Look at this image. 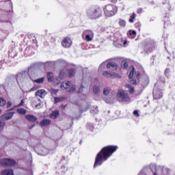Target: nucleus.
<instances>
[{
    "mask_svg": "<svg viewBox=\"0 0 175 175\" xmlns=\"http://www.w3.org/2000/svg\"><path fill=\"white\" fill-rule=\"evenodd\" d=\"M118 146H108L104 147L100 152H98L96 157L94 167H98L103 163V161H107L113 152L117 151Z\"/></svg>",
    "mask_w": 175,
    "mask_h": 175,
    "instance_id": "1",
    "label": "nucleus"
},
{
    "mask_svg": "<svg viewBox=\"0 0 175 175\" xmlns=\"http://www.w3.org/2000/svg\"><path fill=\"white\" fill-rule=\"evenodd\" d=\"M87 16L91 20H96L102 16V10L100 8H92L87 10Z\"/></svg>",
    "mask_w": 175,
    "mask_h": 175,
    "instance_id": "2",
    "label": "nucleus"
},
{
    "mask_svg": "<svg viewBox=\"0 0 175 175\" xmlns=\"http://www.w3.org/2000/svg\"><path fill=\"white\" fill-rule=\"evenodd\" d=\"M66 75L65 70H63L59 72L58 79H54V74H53V72H48L46 77L48 81H51L55 83V84L58 85L61 83V80L65 77Z\"/></svg>",
    "mask_w": 175,
    "mask_h": 175,
    "instance_id": "3",
    "label": "nucleus"
},
{
    "mask_svg": "<svg viewBox=\"0 0 175 175\" xmlns=\"http://www.w3.org/2000/svg\"><path fill=\"white\" fill-rule=\"evenodd\" d=\"M117 7L114 5L109 4L104 8V13L107 17H113L117 13Z\"/></svg>",
    "mask_w": 175,
    "mask_h": 175,
    "instance_id": "4",
    "label": "nucleus"
},
{
    "mask_svg": "<svg viewBox=\"0 0 175 175\" xmlns=\"http://www.w3.org/2000/svg\"><path fill=\"white\" fill-rule=\"evenodd\" d=\"M28 73L29 78L31 79V80L34 81V83H36L37 84H42V83L44 82V77L35 79V77H36V72H35V68L33 67H30L29 68Z\"/></svg>",
    "mask_w": 175,
    "mask_h": 175,
    "instance_id": "5",
    "label": "nucleus"
},
{
    "mask_svg": "<svg viewBox=\"0 0 175 175\" xmlns=\"http://www.w3.org/2000/svg\"><path fill=\"white\" fill-rule=\"evenodd\" d=\"M117 96L121 102H129V100H131L129 96H128V94L125 93V91L122 90H118Z\"/></svg>",
    "mask_w": 175,
    "mask_h": 175,
    "instance_id": "6",
    "label": "nucleus"
},
{
    "mask_svg": "<svg viewBox=\"0 0 175 175\" xmlns=\"http://www.w3.org/2000/svg\"><path fill=\"white\" fill-rule=\"evenodd\" d=\"M82 38H85L86 42H92L94 39V31L92 30H85L82 33Z\"/></svg>",
    "mask_w": 175,
    "mask_h": 175,
    "instance_id": "7",
    "label": "nucleus"
},
{
    "mask_svg": "<svg viewBox=\"0 0 175 175\" xmlns=\"http://www.w3.org/2000/svg\"><path fill=\"white\" fill-rule=\"evenodd\" d=\"M0 163L3 167H8V166H14L16 161L11 159H3L1 160Z\"/></svg>",
    "mask_w": 175,
    "mask_h": 175,
    "instance_id": "8",
    "label": "nucleus"
},
{
    "mask_svg": "<svg viewBox=\"0 0 175 175\" xmlns=\"http://www.w3.org/2000/svg\"><path fill=\"white\" fill-rule=\"evenodd\" d=\"M124 42V43H123ZM126 43H128V41L122 40V38H115L113 40V44L115 46V47H122V44L124 46H126Z\"/></svg>",
    "mask_w": 175,
    "mask_h": 175,
    "instance_id": "9",
    "label": "nucleus"
},
{
    "mask_svg": "<svg viewBox=\"0 0 175 175\" xmlns=\"http://www.w3.org/2000/svg\"><path fill=\"white\" fill-rule=\"evenodd\" d=\"M103 76L104 77H114L115 79H121V76L116 72H111L109 71H103Z\"/></svg>",
    "mask_w": 175,
    "mask_h": 175,
    "instance_id": "10",
    "label": "nucleus"
},
{
    "mask_svg": "<svg viewBox=\"0 0 175 175\" xmlns=\"http://www.w3.org/2000/svg\"><path fill=\"white\" fill-rule=\"evenodd\" d=\"M158 83H156L154 85V88L153 89V98L154 99H161L162 97V92L158 90L157 85Z\"/></svg>",
    "mask_w": 175,
    "mask_h": 175,
    "instance_id": "11",
    "label": "nucleus"
},
{
    "mask_svg": "<svg viewBox=\"0 0 175 175\" xmlns=\"http://www.w3.org/2000/svg\"><path fill=\"white\" fill-rule=\"evenodd\" d=\"M62 45L66 48L70 47L72 46V40L69 37L65 38L62 42Z\"/></svg>",
    "mask_w": 175,
    "mask_h": 175,
    "instance_id": "12",
    "label": "nucleus"
},
{
    "mask_svg": "<svg viewBox=\"0 0 175 175\" xmlns=\"http://www.w3.org/2000/svg\"><path fill=\"white\" fill-rule=\"evenodd\" d=\"M128 73L131 84H136V80L132 79L135 75V67L133 66L131 70H129Z\"/></svg>",
    "mask_w": 175,
    "mask_h": 175,
    "instance_id": "13",
    "label": "nucleus"
},
{
    "mask_svg": "<svg viewBox=\"0 0 175 175\" xmlns=\"http://www.w3.org/2000/svg\"><path fill=\"white\" fill-rule=\"evenodd\" d=\"M25 118H26V120L27 121H29V122H32V124L36 122V121H38V118H36V116H33V115H31V114H27L25 115Z\"/></svg>",
    "mask_w": 175,
    "mask_h": 175,
    "instance_id": "14",
    "label": "nucleus"
},
{
    "mask_svg": "<svg viewBox=\"0 0 175 175\" xmlns=\"http://www.w3.org/2000/svg\"><path fill=\"white\" fill-rule=\"evenodd\" d=\"M70 85H72V81H66L61 83L60 88L62 90H68V88H70Z\"/></svg>",
    "mask_w": 175,
    "mask_h": 175,
    "instance_id": "15",
    "label": "nucleus"
},
{
    "mask_svg": "<svg viewBox=\"0 0 175 175\" xmlns=\"http://www.w3.org/2000/svg\"><path fill=\"white\" fill-rule=\"evenodd\" d=\"M107 68L111 69V70H117L118 69V65L115 62H109L107 64Z\"/></svg>",
    "mask_w": 175,
    "mask_h": 175,
    "instance_id": "16",
    "label": "nucleus"
},
{
    "mask_svg": "<svg viewBox=\"0 0 175 175\" xmlns=\"http://www.w3.org/2000/svg\"><path fill=\"white\" fill-rule=\"evenodd\" d=\"M26 76H27L26 72H21V73L18 74L17 77H16L17 82L20 83L21 81H23V80H24V79H25Z\"/></svg>",
    "mask_w": 175,
    "mask_h": 175,
    "instance_id": "17",
    "label": "nucleus"
},
{
    "mask_svg": "<svg viewBox=\"0 0 175 175\" xmlns=\"http://www.w3.org/2000/svg\"><path fill=\"white\" fill-rule=\"evenodd\" d=\"M46 95H47V92H46V90L43 89L38 90L36 92V96H40V98H44Z\"/></svg>",
    "mask_w": 175,
    "mask_h": 175,
    "instance_id": "18",
    "label": "nucleus"
},
{
    "mask_svg": "<svg viewBox=\"0 0 175 175\" xmlns=\"http://www.w3.org/2000/svg\"><path fill=\"white\" fill-rule=\"evenodd\" d=\"M39 155H42L43 157L49 154V150L45 147H41L40 149L38 150Z\"/></svg>",
    "mask_w": 175,
    "mask_h": 175,
    "instance_id": "19",
    "label": "nucleus"
},
{
    "mask_svg": "<svg viewBox=\"0 0 175 175\" xmlns=\"http://www.w3.org/2000/svg\"><path fill=\"white\" fill-rule=\"evenodd\" d=\"M51 124V120L49 119H44L40 122L41 126H49Z\"/></svg>",
    "mask_w": 175,
    "mask_h": 175,
    "instance_id": "20",
    "label": "nucleus"
},
{
    "mask_svg": "<svg viewBox=\"0 0 175 175\" xmlns=\"http://www.w3.org/2000/svg\"><path fill=\"white\" fill-rule=\"evenodd\" d=\"M13 116H14V112H10V113L3 114L1 117L3 118H5V120L8 121L10 120L13 117Z\"/></svg>",
    "mask_w": 175,
    "mask_h": 175,
    "instance_id": "21",
    "label": "nucleus"
},
{
    "mask_svg": "<svg viewBox=\"0 0 175 175\" xmlns=\"http://www.w3.org/2000/svg\"><path fill=\"white\" fill-rule=\"evenodd\" d=\"M1 175H14V174L11 169H5L1 171Z\"/></svg>",
    "mask_w": 175,
    "mask_h": 175,
    "instance_id": "22",
    "label": "nucleus"
},
{
    "mask_svg": "<svg viewBox=\"0 0 175 175\" xmlns=\"http://www.w3.org/2000/svg\"><path fill=\"white\" fill-rule=\"evenodd\" d=\"M128 36L130 39H135V38H136V31L135 30L129 31Z\"/></svg>",
    "mask_w": 175,
    "mask_h": 175,
    "instance_id": "23",
    "label": "nucleus"
},
{
    "mask_svg": "<svg viewBox=\"0 0 175 175\" xmlns=\"http://www.w3.org/2000/svg\"><path fill=\"white\" fill-rule=\"evenodd\" d=\"M58 116H59V111H58L57 110H55V111H53L51 113L50 117L53 120H55V118H57V117H58Z\"/></svg>",
    "mask_w": 175,
    "mask_h": 175,
    "instance_id": "24",
    "label": "nucleus"
},
{
    "mask_svg": "<svg viewBox=\"0 0 175 175\" xmlns=\"http://www.w3.org/2000/svg\"><path fill=\"white\" fill-rule=\"evenodd\" d=\"M16 111L18 114H21L22 116H25V114H27V109L24 108H18L16 109Z\"/></svg>",
    "mask_w": 175,
    "mask_h": 175,
    "instance_id": "25",
    "label": "nucleus"
},
{
    "mask_svg": "<svg viewBox=\"0 0 175 175\" xmlns=\"http://www.w3.org/2000/svg\"><path fill=\"white\" fill-rule=\"evenodd\" d=\"M148 83H149L148 77L145 76L143 79L142 85H144V87H146V86L148 85Z\"/></svg>",
    "mask_w": 175,
    "mask_h": 175,
    "instance_id": "26",
    "label": "nucleus"
},
{
    "mask_svg": "<svg viewBox=\"0 0 175 175\" xmlns=\"http://www.w3.org/2000/svg\"><path fill=\"white\" fill-rule=\"evenodd\" d=\"M93 92L96 95L100 92V89L99 88V87L94 85L93 87Z\"/></svg>",
    "mask_w": 175,
    "mask_h": 175,
    "instance_id": "27",
    "label": "nucleus"
},
{
    "mask_svg": "<svg viewBox=\"0 0 175 175\" xmlns=\"http://www.w3.org/2000/svg\"><path fill=\"white\" fill-rule=\"evenodd\" d=\"M119 25H120V27H122V28H124V27H125V25H126V23L125 22V21H124L122 19H120L119 20Z\"/></svg>",
    "mask_w": 175,
    "mask_h": 175,
    "instance_id": "28",
    "label": "nucleus"
},
{
    "mask_svg": "<svg viewBox=\"0 0 175 175\" xmlns=\"http://www.w3.org/2000/svg\"><path fill=\"white\" fill-rule=\"evenodd\" d=\"M66 72H68L69 77H73V75H75L74 69L67 70Z\"/></svg>",
    "mask_w": 175,
    "mask_h": 175,
    "instance_id": "29",
    "label": "nucleus"
},
{
    "mask_svg": "<svg viewBox=\"0 0 175 175\" xmlns=\"http://www.w3.org/2000/svg\"><path fill=\"white\" fill-rule=\"evenodd\" d=\"M69 92H73L76 90V85L73 84V83L71 82V85L70 86Z\"/></svg>",
    "mask_w": 175,
    "mask_h": 175,
    "instance_id": "30",
    "label": "nucleus"
},
{
    "mask_svg": "<svg viewBox=\"0 0 175 175\" xmlns=\"http://www.w3.org/2000/svg\"><path fill=\"white\" fill-rule=\"evenodd\" d=\"M3 128H5V121L0 119V132L3 131Z\"/></svg>",
    "mask_w": 175,
    "mask_h": 175,
    "instance_id": "31",
    "label": "nucleus"
},
{
    "mask_svg": "<svg viewBox=\"0 0 175 175\" xmlns=\"http://www.w3.org/2000/svg\"><path fill=\"white\" fill-rule=\"evenodd\" d=\"M126 88H129V92H130V94H133L135 89L133 88H132V86L126 84Z\"/></svg>",
    "mask_w": 175,
    "mask_h": 175,
    "instance_id": "32",
    "label": "nucleus"
},
{
    "mask_svg": "<svg viewBox=\"0 0 175 175\" xmlns=\"http://www.w3.org/2000/svg\"><path fill=\"white\" fill-rule=\"evenodd\" d=\"M110 94V88H105L103 90L104 95H109Z\"/></svg>",
    "mask_w": 175,
    "mask_h": 175,
    "instance_id": "33",
    "label": "nucleus"
},
{
    "mask_svg": "<svg viewBox=\"0 0 175 175\" xmlns=\"http://www.w3.org/2000/svg\"><path fill=\"white\" fill-rule=\"evenodd\" d=\"M122 69H126L128 68V62L124 60L122 62Z\"/></svg>",
    "mask_w": 175,
    "mask_h": 175,
    "instance_id": "34",
    "label": "nucleus"
},
{
    "mask_svg": "<svg viewBox=\"0 0 175 175\" xmlns=\"http://www.w3.org/2000/svg\"><path fill=\"white\" fill-rule=\"evenodd\" d=\"M6 105V100L0 97V106H5Z\"/></svg>",
    "mask_w": 175,
    "mask_h": 175,
    "instance_id": "35",
    "label": "nucleus"
},
{
    "mask_svg": "<svg viewBox=\"0 0 175 175\" xmlns=\"http://www.w3.org/2000/svg\"><path fill=\"white\" fill-rule=\"evenodd\" d=\"M136 18V14L133 13V14L130 16V19L129 20V23H133V20Z\"/></svg>",
    "mask_w": 175,
    "mask_h": 175,
    "instance_id": "36",
    "label": "nucleus"
},
{
    "mask_svg": "<svg viewBox=\"0 0 175 175\" xmlns=\"http://www.w3.org/2000/svg\"><path fill=\"white\" fill-rule=\"evenodd\" d=\"M64 100V98L55 97V103H58L59 102H62Z\"/></svg>",
    "mask_w": 175,
    "mask_h": 175,
    "instance_id": "37",
    "label": "nucleus"
},
{
    "mask_svg": "<svg viewBox=\"0 0 175 175\" xmlns=\"http://www.w3.org/2000/svg\"><path fill=\"white\" fill-rule=\"evenodd\" d=\"M105 66H106V62H104L103 64H101L98 68L99 70H103V69H105Z\"/></svg>",
    "mask_w": 175,
    "mask_h": 175,
    "instance_id": "38",
    "label": "nucleus"
},
{
    "mask_svg": "<svg viewBox=\"0 0 175 175\" xmlns=\"http://www.w3.org/2000/svg\"><path fill=\"white\" fill-rule=\"evenodd\" d=\"M34 102L38 103V104L36 105L35 106L37 109L39 108V107L40 106V99L37 98L34 100Z\"/></svg>",
    "mask_w": 175,
    "mask_h": 175,
    "instance_id": "39",
    "label": "nucleus"
},
{
    "mask_svg": "<svg viewBox=\"0 0 175 175\" xmlns=\"http://www.w3.org/2000/svg\"><path fill=\"white\" fill-rule=\"evenodd\" d=\"M50 92H51V94H52L53 95H57V93L58 92V90L51 89Z\"/></svg>",
    "mask_w": 175,
    "mask_h": 175,
    "instance_id": "40",
    "label": "nucleus"
},
{
    "mask_svg": "<svg viewBox=\"0 0 175 175\" xmlns=\"http://www.w3.org/2000/svg\"><path fill=\"white\" fill-rule=\"evenodd\" d=\"M24 103H25V100L24 99H23V100L21 101V103L17 105L18 107H21V106H23V105H24Z\"/></svg>",
    "mask_w": 175,
    "mask_h": 175,
    "instance_id": "41",
    "label": "nucleus"
},
{
    "mask_svg": "<svg viewBox=\"0 0 175 175\" xmlns=\"http://www.w3.org/2000/svg\"><path fill=\"white\" fill-rule=\"evenodd\" d=\"M10 107H12V102L8 101V103H7V108L9 109Z\"/></svg>",
    "mask_w": 175,
    "mask_h": 175,
    "instance_id": "42",
    "label": "nucleus"
},
{
    "mask_svg": "<svg viewBox=\"0 0 175 175\" xmlns=\"http://www.w3.org/2000/svg\"><path fill=\"white\" fill-rule=\"evenodd\" d=\"M133 114L134 116H137V117H139V111H137V110H135L133 111Z\"/></svg>",
    "mask_w": 175,
    "mask_h": 175,
    "instance_id": "43",
    "label": "nucleus"
},
{
    "mask_svg": "<svg viewBox=\"0 0 175 175\" xmlns=\"http://www.w3.org/2000/svg\"><path fill=\"white\" fill-rule=\"evenodd\" d=\"M142 12H143V9L138 8L137 11V13H138V14H142Z\"/></svg>",
    "mask_w": 175,
    "mask_h": 175,
    "instance_id": "44",
    "label": "nucleus"
},
{
    "mask_svg": "<svg viewBox=\"0 0 175 175\" xmlns=\"http://www.w3.org/2000/svg\"><path fill=\"white\" fill-rule=\"evenodd\" d=\"M135 25L136 28H140L141 24H140L139 22H137V23H136L135 24Z\"/></svg>",
    "mask_w": 175,
    "mask_h": 175,
    "instance_id": "45",
    "label": "nucleus"
},
{
    "mask_svg": "<svg viewBox=\"0 0 175 175\" xmlns=\"http://www.w3.org/2000/svg\"><path fill=\"white\" fill-rule=\"evenodd\" d=\"M169 72H170V70L167 69H167L165 70V76H167H167H168V75H167V73H169Z\"/></svg>",
    "mask_w": 175,
    "mask_h": 175,
    "instance_id": "46",
    "label": "nucleus"
},
{
    "mask_svg": "<svg viewBox=\"0 0 175 175\" xmlns=\"http://www.w3.org/2000/svg\"><path fill=\"white\" fill-rule=\"evenodd\" d=\"M83 90H84V86H81V88H79V92L81 93V92L83 91Z\"/></svg>",
    "mask_w": 175,
    "mask_h": 175,
    "instance_id": "47",
    "label": "nucleus"
},
{
    "mask_svg": "<svg viewBox=\"0 0 175 175\" xmlns=\"http://www.w3.org/2000/svg\"><path fill=\"white\" fill-rule=\"evenodd\" d=\"M91 113H94L95 114H96V113H98V109L95 108L94 111H91Z\"/></svg>",
    "mask_w": 175,
    "mask_h": 175,
    "instance_id": "48",
    "label": "nucleus"
},
{
    "mask_svg": "<svg viewBox=\"0 0 175 175\" xmlns=\"http://www.w3.org/2000/svg\"><path fill=\"white\" fill-rule=\"evenodd\" d=\"M136 76H137V79H139L140 74L139 72L135 73Z\"/></svg>",
    "mask_w": 175,
    "mask_h": 175,
    "instance_id": "49",
    "label": "nucleus"
},
{
    "mask_svg": "<svg viewBox=\"0 0 175 175\" xmlns=\"http://www.w3.org/2000/svg\"><path fill=\"white\" fill-rule=\"evenodd\" d=\"M62 169H64V172H66L68 170V169H66L65 166H62Z\"/></svg>",
    "mask_w": 175,
    "mask_h": 175,
    "instance_id": "50",
    "label": "nucleus"
},
{
    "mask_svg": "<svg viewBox=\"0 0 175 175\" xmlns=\"http://www.w3.org/2000/svg\"><path fill=\"white\" fill-rule=\"evenodd\" d=\"M1 90H2L1 87H0V91H1ZM1 94H2V92H0V95H1Z\"/></svg>",
    "mask_w": 175,
    "mask_h": 175,
    "instance_id": "51",
    "label": "nucleus"
},
{
    "mask_svg": "<svg viewBox=\"0 0 175 175\" xmlns=\"http://www.w3.org/2000/svg\"><path fill=\"white\" fill-rule=\"evenodd\" d=\"M88 107L86 109H85V110H83V111H87V110H88Z\"/></svg>",
    "mask_w": 175,
    "mask_h": 175,
    "instance_id": "52",
    "label": "nucleus"
},
{
    "mask_svg": "<svg viewBox=\"0 0 175 175\" xmlns=\"http://www.w3.org/2000/svg\"><path fill=\"white\" fill-rule=\"evenodd\" d=\"M34 125H33L31 127H29V129H32L33 128Z\"/></svg>",
    "mask_w": 175,
    "mask_h": 175,
    "instance_id": "53",
    "label": "nucleus"
},
{
    "mask_svg": "<svg viewBox=\"0 0 175 175\" xmlns=\"http://www.w3.org/2000/svg\"><path fill=\"white\" fill-rule=\"evenodd\" d=\"M106 103H110V102L105 100Z\"/></svg>",
    "mask_w": 175,
    "mask_h": 175,
    "instance_id": "54",
    "label": "nucleus"
},
{
    "mask_svg": "<svg viewBox=\"0 0 175 175\" xmlns=\"http://www.w3.org/2000/svg\"><path fill=\"white\" fill-rule=\"evenodd\" d=\"M30 91H33V88L30 90Z\"/></svg>",
    "mask_w": 175,
    "mask_h": 175,
    "instance_id": "55",
    "label": "nucleus"
},
{
    "mask_svg": "<svg viewBox=\"0 0 175 175\" xmlns=\"http://www.w3.org/2000/svg\"><path fill=\"white\" fill-rule=\"evenodd\" d=\"M1 113H2V109H0V114H1Z\"/></svg>",
    "mask_w": 175,
    "mask_h": 175,
    "instance_id": "56",
    "label": "nucleus"
},
{
    "mask_svg": "<svg viewBox=\"0 0 175 175\" xmlns=\"http://www.w3.org/2000/svg\"><path fill=\"white\" fill-rule=\"evenodd\" d=\"M153 175H157L156 172H154V173L153 174Z\"/></svg>",
    "mask_w": 175,
    "mask_h": 175,
    "instance_id": "57",
    "label": "nucleus"
}]
</instances>
